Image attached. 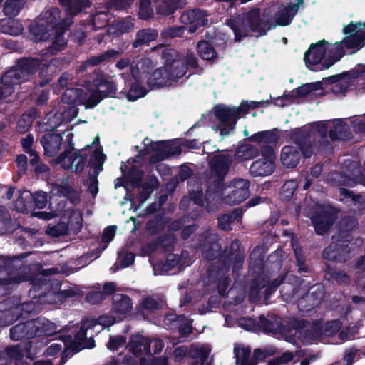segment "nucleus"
Here are the masks:
<instances>
[{"label":"nucleus","mask_w":365,"mask_h":365,"mask_svg":"<svg viewBox=\"0 0 365 365\" xmlns=\"http://www.w3.org/2000/svg\"><path fill=\"white\" fill-rule=\"evenodd\" d=\"M140 307L143 310L148 311L149 313L155 312L160 309L158 302L151 296L144 297L140 302Z\"/></svg>","instance_id":"obj_56"},{"label":"nucleus","mask_w":365,"mask_h":365,"mask_svg":"<svg viewBox=\"0 0 365 365\" xmlns=\"http://www.w3.org/2000/svg\"><path fill=\"white\" fill-rule=\"evenodd\" d=\"M340 228L344 232H351L357 227V220L351 216H346L343 217L339 222Z\"/></svg>","instance_id":"obj_60"},{"label":"nucleus","mask_w":365,"mask_h":365,"mask_svg":"<svg viewBox=\"0 0 365 365\" xmlns=\"http://www.w3.org/2000/svg\"><path fill=\"white\" fill-rule=\"evenodd\" d=\"M250 182L246 179L234 180L232 190L225 197V201L230 205H237L245 201L250 195Z\"/></svg>","instance_id":"obj_11"},{"label":"nucleus","mask_w":365,"mask_h":365,"mask_svg":"<svg viewBox=\"0 0 365 365\" xmlns=\"http://www.w3.org/2000/svg\"><path fill=\"white\" fill-rule=\"evenodd\" d=\"M168 222L163 214L158 213L146 222L145 229L151 235H155L165 229Z\"/></svg>","instance_id":"obj_38"},{"label":"nucleus","mask_w":365,"mask_h":365,"mask_svg":"<svg viewBox=\"0 0 365 365\" xmlns=\"http://www.w3.org/2000/svg\"><path fill=\"white\" fill-rule=\"evenodd\" d=\"M329 43L326 40H321L316 43H312L309 49L305 52L304 60L307 67L309 66H318L323 59H325L327 53L326 46Z\"/></svg>","instance_id":"obj_15"},{"label":"nucleus","mask_w":365,"mask_h":365,"mask_svg":"<svg viewBox=\"0 0 365 365\" xmlns=\"http://www.w3.org/2000/svg\"><path fill=\"white\" fill-rule=\"evenodd\" d=\"M232 162V157L230 154L222 153L214 155L210 162L211 175L226 176Z\"/></svg>","instance_id":"obj_21"},{"label":"nucleus","mask_w":365,"mask_h":365,"mask_svg":"<svg viewBox=\"0 0 365 365\" xmlns=\"http://www.w3.org/2000/svg\"><path fill=\"white\" fill-rule=\"evenodd\" d=\"M134 0H113L114 6L117 9H124L129 6ZM153 14L150 0H140L139 4V17L147 20Z\"/></svg>","instance_id":"obj_27"},{"label":"nucleus","mask_w":365,"mask_h":365,"mask_svg":"<svg viewBox=\"0 0 365 365\" xmlns=\"http://www.w3.org/2000/svg\"><path fill=\"white\" fill-rule=\"evenodd\" d=\"M165 66L168 73L173 82H177L182 78L187 73V68L181 59L167 60Z\"/></svg>","instance_id":"obj_32"},{"label":"nucleus","mask_w":365,"mask_h":365,"mask_svg":"<svg viewBox=\"0 0 365 365\" xmlns=\"http://www.w3.org/2000/svg\"><path fill=\"white\" fill-rule=\"evenodd\" d=\"M323 89V84L321 81L308 83L303 84L294 89V93L298 98H305L311 93Z\"/></svg>","instance_id":"obj_49"},{"label":"nucleus","mask_w":365,"mask_h":365,"mask_svg":"<svg viewBox=\"0 0 365 365\" xmlns=\"http://www.w3.org/2000/svg\"><path fill=\"white\" fill-rule=\"evenodd\" d=\"M181 319V321L177 327L178 333L181 337H187L193 331L192 327V320L185 316Z\"/></svg>","instance_id":"obj_54"},{"label":"nucleus","mask_w":365,"mask_h":365,"mask_svg":"<svg viewBox=\"0 0 365 365\" xmlns=\"http://www.w3.org/2000/svg\"><path fill=\"white\" fill-rule=\"evenodd\" d=\"M252 349L250 346L243 344H235L233 354L237 365H257V360L255 358V350L251 356Z\"/></svg>","instance_id":"obj_22"},{"label":"nucleus","mask_w":365,"mask_h":365,"mask_svg":"<svg viewBox=\"0 0 365 365\" xmlns=\"http://www.w3.org/2000/svg\"><path fill=\"white\" fill-rule=\"evenodd\" d=\"M341 325L339 319L328 321L324 326V335L334 336L341 329Z\"/></svg>","instance_id":"obj_57"},{"label":"nucleus","mask_w":365,"mask_h":365,"mask_svg":"<svg viewBox=\"0 0 365 365\" xmlns=\"http://www.w3.org/2000/svg\"><path fill=\"white\" fill-rule=\"evenodd\" d=\"M226 25L232 30L235 34V41L241 42L245 37L248 36V29L245 22V19L242 21L238 19H228L226 20Z\"/></svg>","instance_id":"obj_39"},{"label":"nucleus","mask_w":365,"mask_h":365,"mask_svg":"<svg viewBox=\"0 0 365 365\" xmlns=\"http://www.w3.org/2000/svg\"><path fill=\"white\" fill-rule=\"evenodd\" d=\"M61 12L58 8H51L41 13L37 20L31 25L29 31L38 41L51 38L57 27L61 24Z\"/></svg>","instance_id":"obj_4"},{"label":"nucleus","mask_w":365,"mask_h":365,"mask_svg":"<svg viewBox=\"0 0 365 365\" xmlns=\"http://www.w3.org/2000/svg\"><path fill=\"white\" fill-rule=\"evenodd\" d=\"M197 55L203 60L215 63L218 59V53L213 45L206 40H200L197 43Z\"/></svg>","instance_id":"obj_31"},{"label":"nucleus","mask_w":365,"mask_h":365,"mask_svg":"<svg viewBox=\"0 0 365 365\" xmlns=\"http://www.w3.org/2000/svg\"><path fill=\"white\" fill-rule=\"evenodd\" d=\"M158 36V32L155 29L146 28L141 29L136 33L135 39L132 45L133 48H138L155 41Z\"/></svg>","instance_id":"obj_37"},{"label":"nucleus","mask_w":365,"mask_h":365,"mask_svg":"<svg viewBox=\"0 0 365 365\" xmlns=\"http://www.w3.org/2000/svg\"><path fill=\"white\" fill-rule=\"evenodd\" d=\"M294 256L296 258V265L298 268V272L302 273L310 272L309 267L306 264V258L304 257L303 250L301 247L296 248L294 250Z\"/></svg>","instance_id":"obj_53"},{"label":"nucleus","mask_w":365,"mask_h":365,"mask_svg":"<svg viewBox=\"0 0 365 365\" xmlns=\"http://www.w3.org/2000/svg\"><path fill=\"white\" fill-rule=\"evenodd\" d=\"M36 325L38 327V335L52 336L56 333V327L54 323L47 319L38 317L35 319Z\"/></svg>","instance_id":"obj_47"},{"label":"nucleus","mask_w":365,"mask_h":365,"mask_svg":"<svg viewBox=\"0 0 365 365\" xmlns=\"http://www.w3.org/2000/svg\"><path fill=\"white\" fill-rule=\"evenodd\" d=\"M108 98V93L103 95L100 89L93 90L84 102L86 108L92 109L103 99Z\"/></svg>","instance_id":"obj_52"},{"label":"nucleus","mask_w":365,"mask_h":365,"mask_svg":"<svg viewBox=\"0 0 365 365\" xmlns=\"http://www.w3.org/2000/svg\"><path fill=\"white\" fill-rule=\"evenodd\" d=\"M285 137L287 140L296 144L301 150L304 158H309L313 155L312 145V130L306 127H300L285 131Z\"/></svg>","instance_id":"obj_9"},{"label":"nucleus","mask_w":365,"mask_h":365,"mask_svg":"<svg viewBox=\"0 0 365 365\" xmlns=\"http://www.w3.org/2000/svg\"><path fill=\"white\" fill-rule=\"evenodd\" d=\"M213 113L217 121L215 130L219 132L222 140L235 133L238 120L243 117L240 106H227L218 104L213 107Z\"/></svg>","instance_id":"obj_5"},{"label":"nucleus","mask_w":365,"mask_h":365,"mask_svg":"<svg viewBox=\"0 0 365 365\" xmlns=\"http://www.w3.org/2000/svg\"><path fill=\"white\" fill-rule=\"evenodd\" d=\"M93 157L96 163H92L91 160L89 162V165L91 167L94 165L95 170L92 173H89L88 191L95 197L98 192V181L97 176L103 169V163L106 156L103 153L102 150L98 152V150L96 149L94 152Z\"/></svg>","instance_id":"obj_19"},{"label":"nucleus","mask_w":365,"mask_h":365,"mask_svg":"<svg viewBox=\"0 0 365 365\" xmlns=\"http://www.w3.org/2000/svg\"><path fill=\"white\" fill-rule=\"evenodd\" d=\"M274 161L266 160V158H260L252 163L250 173L254 177L267 176L274 172Z\"/></svg>","instance_id":"obj_28"},{"label":"nucleus","mask_w":365,"mask_h":365,"mask_svg":"<svg viewBox=\"0 0 365 365\" xmlns=\"http://www.w3.org/2000/svg\"><path fill=\"white\" fill-rule=\"evenodd\" d=\"M298 10V4H289L286 7L277 11L274 15L276 24L281 26L289 25Z\"/></svg>","instance_id":"obj_29"},{"label":"nucleus","mask_w":365,"mask_h":365,"mask_svg":"<svg viewBox=\"0 0 365 365\" xmlns=\"http://www.w3.org/2000/svg\"><path fill=\"white\" fill-rule=\"evenodd\" d=\"M347 50H351L350 54H354L365 46V34L364 32L348 35L341 41Z\"/></svg>","instance_id":"obj_35"},{"label":"nucleus","mask_w":365,"mask_h":365,"mask_svg":"<svg viewBox=\"0 0 365 365\" xmlns=\"http://www.w3.org/2000/svg\"><path fill=\"white\" fill-rule=\"evenodd\" d=\"M258 324V330H262L267 334H277L281 333L284 327L280 317H276L274 319H268L263 314L259 317Z\"/></svg>","instance_id":"obj_30"},{"label":"nucleus","mask_w":365,"mask_h":365,"mask_svg":"<svg viewBox=\"0 0 365 365\" xmlns=\"http://www.w3.org/2000/svg\"><path fill=\"white\" fill-rule=\"evenodd\" d=\"M345 47L342 41L336 42L334 46L329 50L328 58L324 59V62L322 63L321 69H328L333 66L337 61H339L341 58L346 54Z\"/></svg>","instance_id":"obj_34"},{"label":"nucleus","mask_w":365,"mask_h":365,"mask_svg":"<svg viewBox=\"0 0 365 365\" xmlns=\"http://www.w3.org/2000/svg\"><path fill=\"white\" fill-rule=\"evenodd\" d=\"M303 156L300 149L294 145H284L280 153V161L284 168L294 169L299 164Z\"/></svg>","instance_id":"obj_20"},{"label":"nucleus","mask_w":365,"mask_h":365,"mask_svg":"<svg viewBox=\"0 0 365 365\" xmlns=\"http://www.w3.org/2000/svg\"><path fill=\"white\" fill-rule=\"evenodd\" d=\"M32 120L29 115H22L17 122L16 131L19 133H26L31 126Z\"/></svg>","instance_id":"obj_64"},{"label":"nucleus","mask_w":365,"mask_h":365,"mask_svg":"<svg viewBox=\"0 0 365 365\" xmlns=\"http://www.w3.org/2000/svg\"><path fill=\"white\" fill-rule=\"evenodd\" d=\"M63 141L61 134L52 130L51 132L45 133L40 140V143L44 149V153L48 157H53L61 150Z\"/></svg>","instance_id":"obj_18"},{"label":"nucleus","mask_w":365,"mask_h":365,"mask_svg":"<svg viewBox=\"0 0 365 365\" xmlns=\"http://www.w3.org/2000/svg\"><path fill=\"white\" fill-rule=\"evenodd\" d=\"M42 60L39 58L22 57L16 59L15 64L3 74L4 82L16 86L29 81L38 71Z\"/></svg>","instance_id":"obj_3"},{"label":"nucleus","mask_w":365,"mask_h":365,"mask_svg":"<svg viewBox=\"0 0 365 365\" xmlns=\"http://www.w3.org/2000/svg\"><path fill=\"white\" fill-rule=\"evenodd\" d=\"M184 26H173L165 29L162 31L161 35L164 38H173L182 36L184 34Z\"/></svg>","instance_id":"obj_59"},{"label":"nucleus","mask_w":365,"mask_h":365,"mask_svg":"<svg viewBox=\"0 0 365 365\" xmlns=\"http://www.w3.org/2000/svg\"><path fill=\"white\" fill-rule=\"evenodd\" d=\"M55 187L60 196L65 197L72 205H76L81 201V191L77 190L67 182L56 184Z\"/></svg>","instance_id":"obj_33"},{"label":"nucleus","mask_w":365,"mask_h":365,"mask_svg":"<svg viewBox=\"0 0 365 365\" xmlns=\"http://www.w3.org/2000/svg\"><path fill=\"white\" fill-rule=\"evenodd\" d=\"M26 0H6L3 11L6 16H16L23 8Z\"/></svg>","instance_id":"obj_50"},{"label":"nucleus","mask_w":365,"mask_h":365,"mask_svg":"<svg viewBox=\"0 0 365 365\" xmlns=\"http://www.w3.org/2000/svg\"><path fill=\"white\" fill-rule=\"evenodd\" d=\"M38 327L36 325L35 319L19 323L10 329V337L14 341L28 339L37 336Z\"/></svg>","instance_id":"obj_14"},{"label":"nucleus","mask_w":365,"mask_h":365,"mask_svg":"<svg viewBox=\"0 0 365 365\" xmlns=\"http://www.w3.org/2000/svg\"><path fill=\"white\" fill-rule=\"evenodd\" d=\"M72 24L71 18L63 17L61 19V24L53 33V41L51 46L46 48V53L51 55H56L62 51L67 45V41L63 36L64 33L68 29Z\"/></svg>","instance_id":"obj_12"},{"label":"nucleus","mask_w":365,"mask_h":365,"mask_svg":"<svg viewBox=\"0 0 365 365\" xmlns=\"http://www.w3.org/2000/svg\"><path fill=\"white\" fill-rule=\"evenodd\" d=\"M29 255L30 252H24L11 257L0 256V284H19L28 280L23 259Z\"/></svg>","instance_id":"obj_2"},{"label":"nucleus","mask_w":365,"mask_h":365,"mask_svg":"<svg viewBox=\"0 0 365 365\" xmlns=\"http://www.w3.org/2000/svg\"><path fill=\"white\" fill-rule=\"evenodd\" d=\"M351 237H342L336 242H331L322 251L323 259L335 263H345L351 257Z\"/></svg>","instance_id":"obj_6"},{"label":"nucleus","mask_w":365,"mask_h":365,"mask_svg":"<svg viewBox=\"0 0 365 365\" xmlns=\"http://www.w3.org/2000/svg\"><path fill=\"white\" fill-rule=\"evenodd\" d=\"M336 218L337 211L331 206L325 205L319 206L310 217L314 231L318 235L326 234Z\"/></svg>","instance_id":"obj_7"},{"label":"nucleus","mask_w":365,"mask_h":365,"mask_svg":"<svg viewBox=\"0 0 365 365\" xmlns=\"http://www.w3.org/2000/svg\"><path fill=\"white\" fill-rule=\"evenodd\" d=\"M132 299L127 294H118L114 296L112 309L115 313L125 314L132 309Z\"/></svg>","instance_id":"obj_36"},{"label":"nucleus","mask_w":365,"mask_h":365,"mask_svg":"<svg viewBox=\"0 0 365 365\" xmlns=\"http://www.w3.org/2000/svg\"><path fill=\"white\" fill-rule=\"evenodd\" d=\"M31 348V341H27L24 347L20 344L8 346L0 352V354L11 364L12 360L21 361L24 356L29 357Z\"/></svg>","instance_id":"obj_23"},{"label":"nucleus","mask_w":365,"mask_h":365,"mask_svg":"<svg viewBox=\"0 0 365 365\" xmlns=\"http://www.w3.org/2000/svg\"><path fill=\"white\" fill-rule=\"evenodd\" d=\"M245 255L240 250V242L235 239L230 245L228 253L209 266L207 270L208 283L215 285L220 295L225 297L227 294V290L231 282L227 275L230 267L234 274L237 273L242 267Z\"/></svg>","instance_id":"obj_1"},{"label":"nucleus","mask_w":365,"mask_h":365,"mask_svg":"<svg viewBox=\"0 0 365 365\" xmlns=\"http://www.w3.org/2000/svg\"><path fill=\"white\" fill-rule=\"evenodd\" d=\"M130 351L136 357L142 354L152 355L150 341L140 334L132 335L129 340Z\"/></svg>","instance_id":"obj_24"},{"label":"nucleus","mask_w":365,"mask_h":365,"mask_svg":"<svg viewBox=\"0 0 365 365\" xmlns=\"http://www.w3.org/2000/svg\"><path fill=\"white\" fill-rule=\"evenodd\" d=\"M324 277L329 280L336 281L339 284H349L350 282L349 277L342 271H337L330 264H327L324 269Z\"/></svg>","instance_id":"obj_44"},{"label":"nucleus","mask_w":365,"mask_h":365,"mask_svg":"<svg viewBox=\"0 0 365 365\" xmlns=\"http://www.w3.org/2000/svg\"><path fill=\"white\" fill-rule=\"evenodd\" d=\"M133 77V79L125 81V85L128 88L123 92L129 101H135L140 98H143L148 93V90L143 86V82L134 76Z\"/></svg>","instance_id":"obj_25"},{"label":"nucleus","mask_w":365,"mask_h":365,"mask_svg":"<svg viewBox=\"0 0 365 365\" xmlns=\"http://www.w3.org/2000/svg\"><path fill=\"white\" fill-rule=\"evenodd\" d=\"M90 17L91 18V21L94 30L103 29L108 24L107 15L104 13H96Z\"/></svg>","instance_id":"obj_58"},{"label":"nucleus","mask_w":365,"mask_h":365,"mask_svg":"<svg viewBox=\"0 0 365 365\" xmlns=\"http://www.w3.org/2000/svg\"><path fill=\"white\" fill-rule=\"evenodd\" d=\"M201 252L203 258L207 261H213L217 258H222L229 252V247L222 251L216 234L207 232H203L200 236Z\"/></svg>","instance_id":"obj_8"},{"label":"nucleus","mask_w":365,"mask_h":365,"mask_svg":"<svg viewBox=\"0 0 365 365\" xmlns=\"http://www.w3.org/2000/svg\"><path fill=\"white\" fill-rule=\"evenodd\" d=\"M176 9L177 6L174 2L164 1L157 7V12L163 16H169L174 14Z\"/></svg>","instance_id":"obj_61"},{"label":"nucleus","mask_w":365,"mask_h":365,"mask_svg":"<svg viewBox=\"0 0 365 365\" xmlns=\"http://www.w3.org/2000/svg\"><path fill=\"white\" fill-rule=\"evenodd\" d=\"M181 22L189 25L188 31L190 33L196 32L200 27L208 23L207 14L200 9H195L184 11L180 17Z\"/></svg>","instance_id":"obj_13"},{"label":"nucleus","mask_w":365,"mask_h":365,"mask_svg":"<svg viewBox=\"0 0 365 365\" xmlns=\"http://www.w3.org/2000/svg\"><path fill=\"white\" fill-rule=\"evenodd\" d=\"M325 296L323 287L321 285H316L312 287L305 297L307 300L310 302L312 307H318Z\"/></svg>","instance_id":"obj_48"},{"label":"nucleus","mask_w":365,"mask_h":365,"mask_svg":"<svg viewBox=\"0 0 365 365\" xmlns=\"http://www.w3.org/2000/svg\"><path fill=\"white\" fill-rule=\"evenodd\" d=\"M280 130L277 128L264 130V143L266 145L276 144L280 139Z\"/></svg>","instance_id":"obj_62"},{"label":"nucleus","mask_w":365,"mask_h":365,"mask_svg":"<svg viewBox=\"0 0 365 365\" xmlns=\"http://www.w3.org/2000/svg\"><path fill=\"white\" fill-rule=\"evenodd\" d=\"M259 154V149L252 144L239 145L235 153V158L239 161L253 159Z\"/></svg>","instance_id":"obj_41"},{"label":"nucleus","mask_w":365,"mask_h":365,"mask_svg":"<svg viewBox=\"0 0 365 365\" xmlns=\"http://www.w3.org/2000/svg\"><path fill=\"white\" fill-rule=\"evenodd\" d=\"M89 329V327H86L84 324H83L79 330L74 335V340H72V338L70 335L64 336L63 342L65 344L70 343L71 348L75 351L76 352L79 351L81 349L78 347V343H82L87 337V330Z\"/></svg>","instance_id":"obj_45"},{"label":"nucleus","mask_w":365,"mask_h":365,"mask_svg":"<svg viewBox=\"0 0 365 365\" xmlns=\"http://www.w3.org/2000/svg\"><path fill=\"white\" fill-rule=\"evenodd\" d=\"M269 104L270 101L269 100L261 101H243L240 103V107L244 116L251 109H255L259 107H267Z\"/></svg>","instance_id":"obj_55"},{"label":"nucleus","mask_w":365,"mask_h":365,"mask_svg":"<svg viewBox=\"0 0 365 365\" xmlns=\"http://www.w3.org/2000/svg\"><path fill=\"white\" fill-rule=\"evenodd\" d=\"M178 139L152 141L150 149L155 152L157 161H162L172 157H178L182 153L180 145H175Z\"/></svg>","instance_id":"obj_10"},{"label":"nucleus","mask_w":365,"mask_h":365,"mask_svg":"<svg viewBox=\"0 0 365 365\" xmlns=\"http://www.w3.org/2000/svg\"><path fill=\"white\" fill-rule=\"evenodd\" d=\"M245 22L247 27L254 33H258L259 36H264L267 34V26L269 23L268 21H263L261 19L260 9H253L247 12L244 16ZM270 27H268L269 29Z\"/></svg>","instance_id":"obj_16"},{"label":"nucleus","mask_w":365,"mask_h":365,"mask_svg":"<svg viewBox=\"0 0 365 365\" xmlns=\"http://www.w3.org/2000/svg\"><path fill=\"white\" fill-rule=\"evenodd\" d=\"M58 1L71 16L77 15L83 9L88 8L91 5L90 0H58Z\"/></svg>","instance_id":"obj_40"},{"label":"nucleus","mask_w":365,"mask_h":365,"mask_svg":"<svg viewBox=\"0 0 365 365\" xmlns=\"http://www.w3.org/2000/svg\"><path fill=\"white\" fill-rule=\"evenodd\" d=\"M33 202L35 207L38 209L44 208L48 202L47 194L43 191L36 192L32 195Z\"/></svg>","instance_id":"obj_63"},{"label":"nucleus","mask_w":365,"mask_h":365,"mask_svg":"<svg viewBox=\"0 0 365 365\" xmlns=\"http://www.w3.org/2000/svg\"><path fill=\"white\" fill-rule=\"evenodd\" d=\"M93 85L97 89H100L103 95L108 93V98L113 97L117 91L116 83L113 81H109L103 77L94 78Z\"/></svg>","instance_id":"obj_43"},{"label":"nucleus","mask_w":365,"mask_h":365,"mask_svg":"<svg viewBox=\"0 0 365 365\" xmlns=\"http://www.w3.org/2000/svg\"><path fill=\"white\" fill-rule=\"evenodd\" d=\"M311 128L320 135L322 140L320 143V146H323L329 150H332L331 144L327 140L328 135V126L327 123L324 121L314 122L311 124Z\"/></svg>","instance_id":"obj_46"},{"label":"nucleus","mask_w":365,"mask_h":365,"mask_svg":"<svg viewBox=\"0 0 365 365\" xmlns=\"http://www.w3.org/2000/svg\"><path fill=\"white\" fill-rule=\"evenodd\" d=\"M18 229H21L31 236L34 235L32 229L25 228L19 222L13 221L6 208L0 206V235L13 233Z\"/></svg>","instance_id":"obj_17"},{"label":"nucleus","mask_w":365,"mask_h":365,"mask_svg":"<svg viewBox=\"0 0 365 365\" xmlns=\"http://www.w3.org/2000/svg\"><path fill=\"white\" fill-rule=\"evenodd\" d=\"M172 82L165 65L155 69L148 77L147 83L150 89L163 88Z\"/></svg>","instance_id":"obj_26"},{"label":"nucleus","mask_w":365,"mask_h":365,"mask_svg":"<svg viewBox=\"0 0 365 365\" xmlns=\"http://www.w3.org/2000/svg\"><path fill=\"white\" fill-rule=\"evenodd\" d=\"M119 55L120 52L118 51L108 50L98 55L91 56L88 59V63L92 66L106 64L115 60Z\"/></svg>","instance_id":"obj_42"},{"label":"nucleus","mask_w":365,"mask_h":365,"mask_svg":"<svg viewBox=\"0 0 365 365\" xmlns=\"http://www.w3.org/2000/svg\"><path fill=\"white\" fill-rule=\"evenodd\" d=\"M225 176L222 175H211L206 193H221L225 188Z\"/></svg>","instance_id":"obj_51"}]
</instances>
